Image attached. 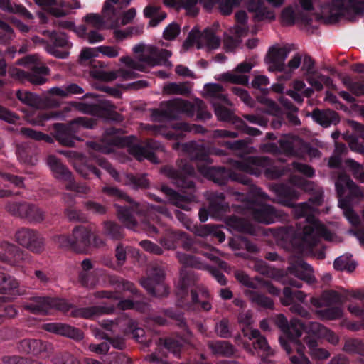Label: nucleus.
I'll return each mask as SVG.
<instances>
[{
	"label": "nucleus",
	"mask_w": 364,
	"mask_h": 364,
	"mask_svg": "<svg viewBox=\"0 0 364 364\" xmlns=\"http://www.w3.org/2000/svg\"><path fill=\"white\" fill-rule=\"evenodd\" d=\"M220 42V38L216 35V29L207 28L200 31L198 28H194L189 32L183 47L188 50L196 45L198 49L205 46L208 50H212L218 48Z\"/></svg>",
	"instance_id": "nucleus-6"
},
{
	"label": "nucleus",
	"mask_w": 364,
	"mask_h": 364,
	"mask_svg": "<svg viewBox=\"0 0 364 364\" xmlns=\"http://www.w3.org/2000/svg\"><path fill=\"white\" fill-rule=\"evenodd\" d=\"M289 50L285 48L273 46L269 48L266 60L269 65L270 71H283L285 69L284 60Z\"/></svg>",
	"instance_id": "nucleus-16"
},
{
	"label": "nucleus",
	"mask_w": 364,
	"mask_h": 364,
	"mask_svg": "<svg viewBox=\"0 0 364 364\" xmlns=\"http://www.w3.org/2000/svg\"><path fill=\"white\" fill-rule=\"evenodd\" d=\"M126 333L132 334L136 341L139 343H146V345H149V342H146L142 339L145 333L144 330L139 327L138 323L136 321L133 319L128 320Z\"/></svg>",
	"instance_id": "nucleus-51"
},
{
	"label": "nucleus",
	"mask_w": 364,
	"mask_h": 364,
	"mask_svg": "<svg viewBox=\"0 0 364 364\" xmlns=\"http://www.w3.org/2000/svg\"><path fill=\"white\" fill-rule=\"evenodd\" d=\"M50 297H32L23 306V309L33 314H46L50 311Z\"/></svg>",
	"instance_id": "nucleus-28"
},
{
	"label": "nucleus",
	"mask_w": 364,
	"mask_h": 364,
	"mask_svg": "<svg viewBox=\"0 0 364 364\" xmlns=\"http://www.w3.org/2000/svg\"><path fill=\"white\" fill-rule=\"evenodd\" d=\"M304 323L297 318H292L289 322V330L284 334L295 339H300L304 329Z\"/></svg>",
	"instance_id": "nucleus-58"
},
{
	"label": "nucleus",
	"mask_w": 364,
	"mask_h": 364,
	"mask_svg": "<svg viewBox=\"0 0 364 364\" xmlns=\"http://www.w3.org/2000/svg\"><path fill=\"white\" fill-rule=\"evenodd\" d=\"M254 269L259 273L269 277L282 276L280 271H276L274 269L270 268L264 261L262 260L257 261L255 263Z\"/></svg>",
	"instance_id": "nucleus-62"
},
{
	"label": "nucleus",
	"mask_w": 364,
	"mask_h": 364,
	"mask_svg": "<svg viewBox=\"0 0 364 364\" xmlns=\"http://www.w3.org/2000/svg\"><path fill=\"white\" fill-rule=\"evenodd\" d=\"M309 220V223L303 227L301 241L304 247L312 248L316 246L319 243L321 237L326 240H333V235L316 218H310Z\"/></svg>",
	"instance_id": "nucleus-8"
},
{
	"label": "nucleus",
	"mask_w": 364,
	"mask_h": 364,
	"mask_svg": "<svg viewBox=\"0 0 364 364\" xmlns=\"http://www.w3.org/2000/svg\"><path fill=\"white\" fill-rule=\"evenodd\" d=\"M312 119L323 127L336 125L340 122L339 114L330 109H314L311 113Z\"/></svg>",
	"instance_id": "nucleus-20"
},
{
	"label": "nucleus",
	"mask_w": 364,
	"mask_h": 364,
	"mask_svg": "<svg viewBox=\"0 0 364 364\" xmlns=\"http://www.w3.org/2000/svg\"><path fill=\"white\" fill-rule=\"evenodd\" d=\"M102 191L107 196L115 197L119 199H123L129 203H134L136 208H138L139 203H134L132 198L122 190L117 187L106 186L102 188Z\"/></svg>",
	"instance_id": "nucleus-57"
},
{
	"label": "nucleus",
	"mask_w": 364,
	"mask_h": 364,
	"mask_svg": "<svg viewBox=\"0 0 364 364\" xmlns=\"http://www.w3.org/2000/svg\"><path fill=\"white\" fill-rule=\"evenodd\" d=\"M1 248L9 254L7 256V262L13 266H21L26 260L25 252L21 249L18 246L10 243L6 241H4L0 245Z\"/></svg>",
	"instance_id": "nucleus-24"
},
{
	"label": "nucleus",
	"mask_w": 364,
	"mask_h": 364,
	"mask_svg": "<svg viewBox=\"0 0 364 364\" xmlns=\"http://www.w3.org/2000/svg\"><path fill=\"white\" fill-rule=\"evenodd\" d=\"M35 2L42 6L43 9H46L48 12L51 14L55 17H62L67 15V12L62 9H58L51 7L53 5H60V6H64V3L60 1L59 3L57 2V0H34Z\"/></svg>",
	"instance_id": "nucleus-42"
},
{
	"label": "nucleus",
	"mask_w": 364,
	"mask_h": 364,
	"mask_svg": "<svg viewBox=\"0 0 364 364\" xmlns=\"http://www.w3.org/2000/svg\"><path fill=\"white\" fill-rule=\"evenodd\" d=\"M92 232L89 227L78 225L72 232L73 251L79 254L87 253L91 247Z\"/></svg>",
	"instance_id": "nucleus-12"
},
{
	"label": "nucleus",
	"mask_w": 364,
	"mask_h": 364,
	"mask_svg": "<svg viewBox=\"0 0 364 364\" xmlns=\"http://www.w3.org/2000/svg\"><path fill=\"white\" fill-rule=\"evenodd\" d=\"M347 300L346 296L342 295L334 290H327L322 292L318 297H312L310 303L316 308L328 307L318 309L316 314L321 319L334 320L342 316L343 312L338 306Z\"/></svg>",
	"instance_id": "nucleus-3"
},
{
	"label": "nucleus",
	"mask_w": 364,
	"mask_h": 364,
	"mask_svg": "<svg viewBox=\"0 0 364 364\" xmlns=\"http://www.w3.org/2000/svg\"><path fill=\"white\" fill-rule=\"evenodd\" d=\"M183 150L190 156L191 159L199 161H204L208 164L212 163L209 157V153L203 144L195 141H189L182 144Z\"/></svg>",
	"instance_id": "nucleus-23"
},
{
	"label": "nucleus",
	"mask_w": 364,
	"mask_h": 364,
	"mask_svg": "<svg viewBox=\"0 0 364 364\" xmlns=\"http://www.w3.org/2000/svg\"><path fill=\"white\" fill-rule=\"evenodd\" d=\"M103 234L107 237L114 240L124 238L122 228L114 221L107 220L103 223Z\"/></svg>",
	"instance_id": "nucleus-38"
},
{
	"label": "nucleus",
	"mask_w": 364,
	"mask_h": 364,
	"mask_svg": "<svg viewBox=\"0 0 364 364\" xmlns=\"http://www.w3.org/2000/svg\"><path fill=\"white\" fill-rule=\"evenodd\" d=\"M47 163L52 171L56 175L57 178L62 180L70 178L71 172L55 156H48L47 159Z\"/></svg>",
	"instance_id": "nucleus-35"
},
{
	"label": "nucleus",
	"mask_w": 364,
	"mask_h": 364,
	"mask_svg": "<svg viewBox=\"0 0 364 364\" xmlns=\"http://www.w3.org/2000/svg\"><path fill=\"white\" fill-rule=\"evenodd\" d=\"M165 278L164 268L160 264L154 262L149 265L148 277L141 279L140 284L150 294L163 297L168 294V287L165 283Z\"/></svg>",
	"instance_id": "nucleus-5"
},
{
	"label": "nucleus",
	"mask_w": 364,
	"mask_h": 364,
	"mask_svg": "<svg viewBox=\"0 0 364 364\" xmlns=\"http://www.w3.org/2000/svg\"><path fill=\"white\" fill-rule=\"evenodd\" d=\"M28 205L27 201H9L6 203L5 210L11 216L24 220Z\"/></svg>",
	"instance_id": "nucleus-36"
},
{
	"label": "nucleus",
	"mask_w": 364,
	"mask_h": 364,
	"mask_svg": "<svg viewBox=\"0 0 364 364\" xmlns=\"http://www.w3.org/2000/svg\"><path fill=\"white\" fill-rule=\"evenodd\" d=\"M279 342L282 349L291 357H295L299 360L302 357H306L304 354L305 346L300 339L293 338L289 336H281Z\"/></svg>",
	"instance_id": "nucleus-15"
},
{
	"label": "nucleus",
	"mask_w": 364,
	"mask_h": 364,
	"mask_svg": "<svg viewBox=\"0 0 364 364\" xmlns=\"http://www.w3.org/2000/svg\"><path fill=\"white\" fill-rule=\"evenodd\" d=\"M18 287V282L16 279L4 272H0V294H23L24 291H21Z\"/></svg>",
	"instance_id": "nucleus-33"
},
{
	"label": "nucleus",
	"mask_w": 364,
	"mask_h": 364,
	"mask_svg": "<svg viewBox=\"0 0 364 364\" xmlns=\"http://www.w3.org/2000/svg\"><path fill=\"white\" fill-rule=\"evenodd\" d=\"M247 214L259 223H272L275 219H282L284 214L267 204H254L247 210Z\"/></svg>",
	"instance_id": "nucleus-11"
},
{
	"label": "nucleus",
	"mask_w": 364,
	"mask_h": 364,
	"mask_svg": "<svg viewBox=\"0 0 364 364\" xmlns=\"http://www.w3.org/2000/svg\"><path fill=\"white\" fill-rule=\"evenodd\" d=\"M191 86L190 82H170L165 85L163 87V92L166 95H179L188 96L191 93Z\"/></svg>",
	"instance_id": "nucleus-37"
},
{
	"label": "nucleus",
	"mask_w": 364,
	"mask_h": 364,
	"mask_svg": "<svg viewBox=\"0 0 364 364\" xmlns=\"http://www.w3.org/2000/svg\"><path fill=\"white\" fill-rule=\"evenodd\" d=\"M119 4V0H106L102 7V14L107 21L112 23V25L109 27V28H112L115 26L116 17L118 11L114 5Z\"/></svg>",
	"instance_id": "nucleus-39"
},
{
	"label": "nucleus",
	"mask_w": 364,
	"mask_h": 364,
	"mask_svg": "<svg viewBox=\"0 0 364 364\" xmlns=\"http://www.w3.org/2000/svg\"><path fill=\"white\" fill-rule=\"evenodd\" d=\"M289 208H293V213L296 218H305L306 224L309 223L310 218H316L313 215L314 208L307 202L299 204L294 203V206Z\"/></svg>",
	"instance_id": "nucleus-41"
},
{
	"label": "nucleus",
	"mask_w": 364,
	"mask_h": 364,
	"mask_svg": "<svg viewBox=\"0 0 364 364\" xmlns=\"http://www.w3.org/2000/svg\"><path fill=\"white\" fill-rule=\"evenodd\" d=\"M14 238L17 244L32 252L40 253L44 250L45 239L36 230L21 228L16 232Z\"/></svg>",
	"instance_id": "nucleus-10"
},
{
	"label": "nucleus",
	"mask_w": 364,
	"mask_h": 364,
	"mask_svg": "<svg viewBox=\"0 0 364 364\" xmlns=\"http://www.w3.org/2000/svg\"><path fill=\"white\" fill-rule=\"evenodd\" d=\"M126 182L127 185L132 186V187L135 189L141 188L146 189L149 187V181L146 178L145 174L136 175L134 176L133 174H127L126 175Z\"/></svg>",
	"instance_id": "nucleus-49"
},
{
	"label": "nucleus",
	"mask_w": 364,
	"mask_h": 364,
	"mask_svg": "<svg viewBox=\"0 0 364 364\" xmlns=\"http://www.w3.org/2000/svg\"><path fill=\"white\" fill-rule=\"evenodd\" d=\"M209 200V210L213 214L219 215L228 208V205L225 202V195L223 193L213 194Z\"/></svg>",
	"instance_id": "nucleus-40"
},
{
	"label": "nucleus",
	"mask_w": 364,
	"mask_h": 364,
	"mask_svg": "<svg viewBox=\"0 0 364 364\" xmlns=\"http://www.w3.org/2000/svg\"><path fill=\"white\" fill-rule=\"evenodd\" d=\"M53 132L52 133L53 137L63 146L67 147H73L75 146V139L80 140V139L74 136L70 132L63 123H55L53 124Z\"/></svg>",
	"instance_id": "nucleus-25"
},
{
	"label": "nucleus",
	"mask_w": 364,
	"mask_h": 364,
	"mask_svg": "<svg viewBox=\"0 0 364 364\" xmlns=\"http://www.w3.org/2000/svg\"><path fill=\"white\" fill-rule=\"evenodd\" d=\"M311 18L303 11L294 10L292 6L285 7L281 13V22L283 26H291L298 23H309Z\"/></svg>",
	"instance_id": "nucleus-21"
},
{
	"label": "nucleus",
	"mask_w": 364,
	"mask_h": 364,
	"mask_svg": "<svg viewBox=\"0 0 364 364\" xmlns=\"http://www.w3.org/2000/svg\"><path fill=\"white\" fill-rule=\"evenodd\" d=\"M19 133L26 139H31L36 141L43 140L49 144H52L54 141L53 137L50 136L28 127H22L20 129Z\"/></svg>",
	"instance_id": "nucleus-47"
},
{
	"label": "nucleus",
	"mask_w": 364,
	"mask_h": 364,
	"mask_svg": "<svg viewBox=\"0 0 364 364\" xmlns=\"http://www.w3.org/2000/svg\"><path fill=\"white\" fill-rule=\"evenodd\" d=\"M149 52L151 53L149 57L146 56L141 58L149 66H154L162 63H165L171 55V53L169 50L166 49L159 50L154 46L149 49Z\"/></svg>",
	"instance_id": "nucleus-31"
},
{
	"label": "nucleus",
	"mask_w": 364,
	"mask_h": 364,
	"mask_svg": "<svg viewBox=\"0 0 364 364\" xmlns=\"http://www.w3.org/2000/svg\"><path fill=\"white\" fill-rule=\"evenodd\" d=\"M117 217L127 228L132 229L138 224L131 211L127 208L119 207L117 209Z\"/></svg>",
	"instance_id": "nucleus-50"
},
{
	"label": "nucleus",
	"mask_w": 364,
	"mask_h": 364,
	"mask_svg": "<svg viewBox=\"0 0 364 364\" xmlns=\"http://www.w3.org/2000/svg\"><path fill=\"white\" fill-rule=\"evenodd\" d=\"M114 311L113 306H92L77 309L71 312L73 317L92 318L103 314H110Z\"/></svg>",
	"instance_id": "nucleus-26"
},
{
	"label": "nucleus",
	"mask_w": 364,
	"mask_h": 364,
	"mask_svg": "<svg viewBox=\"0 0 364 364\" xmlns=\"http://www.w3.org/2000/svg\"><path fill=\"white\" fill-rule=\"evenodd\" d=\"M282 151L287 156H296L300 148L301 140L296 136H284L279 141Z\"/></svg>",
	"instance_id": "nucleus-32"
},
{
	"label": "nucleus",
	"mask_w": 364,
	"mask_h": 364,
	"mask_svg": "<svg viewBox=\"0 0 364 364\" xmlns=\"http://www.w3.org/2000/svg\"><path fill=\"white\" fill-rule=\"evenodd\" d=\"M347 0H333L329 9V18L331 21H336L341 16H345L348 11Z\"/></svg>",
	"instance_id": "nucleus-43"
},
{
	"label": "nucleus",
	"mask_w": 364,
	"mask_h": 364,
	"mask_svg": "<svg viewBox=\"0 0 364 364\" xmlns=\"http://www.w3.org/2000/svg\"><path fill=\"white\" fill-rule=\"evenodd\" d=\"M50 345L40 339L25 338L19 341L18 348L20 351L34 355L42 353H47L50 349Z\"/></svg>",
	"instance_id": "nucleus-18"
},
{
	"label": "nucleus",
	"mask_w": 364,
	"mask_h": 364,
	"mask_svg": "<svg viewBox=\"0 0 364 364\" xmlns=\"http://www.w3.org/2000/svg\"><path fill=\"white\" fill-rule=\"evenodd\" d=\"M178 168L166 166L161 168V172L170 178L172 183L178 188L188 190V192L179 193L173 188L162 185L161 191L166 194L173 205L187 210L186 204L193 201L196 198L195 184L188 176L194 174V168L186 161L181 160L177 162Z\"/></svg>",
	"instance_id": "nucleus-1"
},
{
	"label": "nucleus",
	"mask_w": 364,
	"mask_h": 364,
	"mask_svg": "<svg viewBox=\"0 0 364 364\" xmlns=\"http://www.w3.org/2000/svg\"><path fill=\"white\" fill-rule=\"evenodd\" d=\"M16 95L23 104L36 109H39L41 96L28 91L22 90H18Z\"/></svg>",
	"instance_id": "nucleus-45"
},
{
	"label": "nucleus",
	"mask_w": 364,
	"mask_h": 364,
	"mask_svg": "<svg viewBox=\"0 0 364 364\" xmlns=\"http://www.w3.org/2000/svg\"><path fill=\"white\" fill-rule=\"evenodd\" d=\"M46 213L38 205L29 203L24 220L34 224H41L46 220Z\"/></svg>",
	"instance_id": "nucleus-34"
},
{
	"label": "nucleus",
	"mask_w": 364,
	"mask_h": 364,
	"mask_svg": "<svg viewBox=\"0 0 364 364\" xmlns=\"http://www.w3.org/2000/svg\"><path fill=\"white\" fill-rule=\"evenodd\" d=\"M232 166L255 176H259L264 170V176L270 180L277 179L283 175V171L273 166L272 160L267 156H249L241 161H234Z\"/></svg>",
	"instance_id": "nucleus-4"
},
{
	"label": "nucleus",
	"mask_w": 364,
	"mask_h": 364,
	"mask_svg": "<svg viewBox=\"0 0 364 364\" xmlns=\"http://www.w3.org/2000/svg\"><path fill=\"white\" fill-rule=\"evenodd\" d=\"M345 164L351 171L355 179L364 183V168L362 164L351 159H346Z\"/></svg>",
	"instance_id": "nucleus-55"
},
{
	"label": "nucleus",
	"mask_w": 364,
	"mask_h": 364,
	"mask_svg": "<svg viewBox=\"0 0 364 364\" xmlns=\"http://www.w3.org/2000/svg\"><path fill=\"white\" fill-rule=\"evenodd\" d=\"M181 114L188 117L193 116L192 103L182 99H174L162 104L158 109L152 111V117L156 120L159 117L176 119Z\"/></svg>",
	"instance_id": "nucleus-7"
},
{
	"label": "nucleus",
	"mask_w": 364,
	"mask_h": 364,
	"mask_svg": "<svg viewBox=\"0 0 364 364\" xmlns=\"http://www.w3.org/2000/svg\"><path fill=\"white\" fill-rule=\"evenodd\" d=\"M342 82L355 95H364V80L360 82H353L349 76H344L341 79Z\"/></svg>",
	"instance_id": "nucleus-54"
},
{
	"label": "nucleus",
	"mask_w": 364,
	"mask_h": 364,
	"mask_svg": "<svg viewBox=\"0 0 364 364\" xmlns=\"http://www.w3.org/2000/svg\"><path fill=\"white\" fill-rule=\"evenodd\" d=\"M205 98L208 99L213 106L223 102L228 105L232 106V103L228 100L225 93L224 87L217 83L206 84L204 87Z\"/></svg>",
	"instance_id": "nucleus-19"
},
{
	"label": "nucleus",
	"mask_w": 364,
	"mask_h": 364,
	"mask_svg": "<svg viewBox=\"0 0 364 364\" xmlns=\"http://www.w3.org/2000/svg\"><path fill=\"white\" fill-rule=\"evenodd\" d=\"M228 224L239 232H250L252 230V227L249 222L236 216L229 218Z\"/></svg>",
	"instance_id": "nucleus-53"
},
{
	"label": "nucleus",
	"mask_w": 364,
	"mask_h": 364,
	"mask_svg": "<svg viewBox=\"0 0 364 364\" xmlns=\"http://www.w3.org/2000/svg\"><path fill=\"white\" fill-rule=\"evenodd\" d=\"M78 279L82 286L90 289L94 288L98 283L96 275L90 272H80Z\"/></svg>",
	"instance_id": "nucleus-63"
},
{
	"label": "nucleus",
	"mask_w": 364,
	"mask_h": 364,
	"mask_svg": "<svg viewBox=\"0 0 364 364\" xmlns=\"http://www.w3.org/2000/svg\"><path fill=\"white\" fill-rule=\"evenodd\" d=\"M343 350L349 354L364 355V343L357 338H348L345 341Z\"/></svg>",
	"instance_id": "nucleus-48"
},
{
	"label": "nucleus",
	"mask_w": 364,
	"mask_h": 364,
	"mask_svg": "<svg viewBox=\"0 0 364 364\" xmlns=\"http://www.w3.org/2000/svg\"><path fill=\"white\" fill-rule=\"evenodd\" d=\"M84 20L85 22L96 29L103 28L105 23L109 22L106 21L102 14H89L85 16Z\"/></svg>",
	"instance_id": "nucleus-60"
},
{
	"label": "nucleus",
	"mask_w": 364,
	"mask_h": 364,
	"mask_svg": "<svg viewBox=\"0 0 364 364\" xmlns=\"http://www.w3.org/2000/svg\"><path fill=\"white\" fill-rule=\"evenodd\" d=\"M220 80L233 84L246 85L248 84V77L244 75H237L230 73H223L220 75Z\"/></svg>",
	"instance_id": "nucleus-61"
},
{
	"label": "nucleus",
	"mask_w": 364,
	"mask_h": 364,
	"mask_svg": "<svg viewBox=\"0 0 364 364\" xmlns=\"http://www.w3.org/2000/svg\"><path fill=\"white\" fill-rule=\"evenodd\" d=\"M208 346L214 355L230 358L237 352L234 346L226 341H210Z\"/></svg>",
	"instance_id": "nucleus-30"
},
{
	"label": "nucleus",
	"mask_w": 364,
	"mask_h": 364,
	"mask_svg": "<svg viewBox=\"0 0 364 364\" xmlns=\"http://www.w3.org/2000/svg\"><path fill=\"white\" fill-rule=\"evenodd\" d=\"M27 81L33 85H41L46 83L48 79L46 76L49 75V69L45 65H34L29 68Z\"/></svg>",
	"instance_id": "nucleus-29"
},
{
	"label": "nucleus",
	"mask_w": 364,
	"mask_h": 364,
	"mask_svg": "<svg viewBox=\"0 0 364 364\" xmlns=\"http://www.w3.org/2000/svg\"><path fill=\"white\" fill-rule=\"evenodd\" d=\"M309 268L310 267L307 264H306L302 259H299L287 268V272L300 278L301 279L310 282L311 277L301 272L302 269L308 270Z\"/></svg>",
	"instance_id": "nucleus-46"
},
{
	"label": "nucleus",
	"mask_w": 364,
	"mask_h": 364,
	"mask_svg": "<svg viewBox=\"0 0 364 364\" xmlns=\"http://www.w3.org/2000/svg\"><path fill=\"white\" fill-rule=\"evenodd\" d=\"M245 336H247L250 341L255 340L252 343L253 348L262 352L261 358L264 362L270 363L268 356L273 355L274 351L269 345L266 337L262 335L258 329H251L250 333H245Z\"/></svg>",
	"instance_id": "nucleus-17"
},
{
	"label": "nucleus",
	"mask_w": 364,
	"mask_h": 364,
	"mask_svg": "<svg viewBox=\"0 0 364 364\" xmlns=\"http://www.w3.org/2000/svg\"><path fill=\"white\" fill-rule=\"evenodd\" d=\"M277 198L273 201L284 206H294V200L299 198V193L293 188L285 186H276L273 187Z\"/></svg>",
	"instance_id": "nucleus-27"
},
{
	"label": "nucleus",
	"mask_w": 364,
	"mask_h": 364,
	"mask_svg": "<svg viewBox=\"0 0 364 364\" xmlns=\"http://www.w3.org/2000/svg\"><path fill=\"white\" fill-rule=\"evenodd\" d=\"M55 364H80L78 359L68 353H58L53 358Z\"/></svg>",
	"instance_id": "nucleus-64"
},
{
	"label": "nucleus",
	"mask_w": 364,
	"mask_h": 364,
	"mask_svg": "<svg viewBox=\"0 0 364 364\" xmlns=\"http://www.w3.org/2000/svg\"><path fill=\"white\" fill-rule=\"evenodd\" d=\"M199 172L206 178L213 180L220 185L225 184L231 171L224 167H208L203 165H198Z\"/></svg>",
	"instance_id": "nucleus-22"
},
{
	"label": "nucleus",
	"mask_w": 364,
	"mask_h": 364,
	"mask_svg": "<svg viewBox=\"0 0 364 364\" xmlns=\"http://www.w3.org/2000/svg\"><path fill=\"white\" fill-rule=\"evenodd\" d=\"M353 181L348 174L343 172L338 173L337 181H336V188L338 198L343 197L346 188H348Z\"/></svg>",
	"instance_id": "nucleus-56"
},
{
	"label": "nucleus",
	"mask_w": 364,
	"mask_h": 364,
	"mask_svg": "<svg viewBox=\"0 0 364 364\" xmlns=\"http://www.w3.org/2000/svg\"><path fill=\"white\" fill-rule=\"evenodd\" d=\"M247 10L254 14L255 21H273L275 19V12L273 9L268 7L263 0H247Z\"/></svg>",
	"instance_id": "nucleus-13"
},
{
	"label": "nucleus",
	"mask_w": 364,
	"mask_h": 364,
	"mask_svg": "<svg viewBox=\"0 0 364 364\" xmlns=\"http://www.w3.org/2000/svg\"><path fill=\"white\" fill-rule=\"evenodd\" d=\"M247 294L249 297L250 301L257 304L259 306L266 309H273L274 307V301L269 297L265 296L264 294H260L257 291H248Z\"/></svg>",
	"instance_id": "nucleus-44"
},
{
	"label": "nucleus",
	"mask_w": 364,
	"mask_h": 364,
	"mask_svg": "<svg viewBox=\"0 0 364 364\" xmlns=\"http://www.w3.org/2000/svg\"><path fill=\"white\" fill-rule=\"evenodd\" d=\"M43 35L48 36L56 47L65 48L69 46V43L65 33L45 31Z\"/></svg>",
	"instance_id": "nucleus-59"
},
{
	"label": "nucleus",
	"mask_w": 364,
	"mask_h": 364,
	"mask_svg": "<svg viewBox=\"0 0 364 364\" xmlns=\"http://www.w3.org/2000/svg\"><path fill=\"white\" fill-rule=\"evenodd\" d=\"M0 8L9 12L18 13L28 19L33 18L32 14L26 9L20 5L12 6L9 0H0Z\"/></svg>",
	"instance_id": "nucleus-52"
},
{
	"label": "nucleus",
	"mask_w": 364,
	"mask_h": 364,
	"mask_svg": "<svg viewBox=\"0 0 364 364\" xmlns=\"http://www.w3.org/2000/svg\"><path fill=\"white\" fill-rule=\"evenodd\" d=\"M132 137H122L119 135L103 136L100 143L90 142V147L103 154H109L113 151L114 147L128 146V152L134 156L137 160L141 161L147 159L153 163H156L155 156L150 151L145 149L139 144H131Z\"/></svg>",
	"instance_id": "nucleus-2"
},
{
	"label": "nucleus",
	"mask_w": 364,
	"mask_h": 364,
	"mask_svg": "<svg viewBox=\"0 0 364 364\" xmlns=\"http://www.w3.org/2000/svg\"><path fill=\"white\" fill-rule=\"evenodd\" d=\"M74 107L85 114L116 122H122L123 120L122 115L115 111V106L109 102H102L99 104L75 102Z\"/></svg>",
	"instance_id": "nucleus-9"
},
{
	"label": "nucleus",
	"mask_w": 364,
	"mask_h": 364,
	"mask_svg": "<svg viewBox=\"0 0 364 364\" xmlns=\"http://www.w3.org/2000/svg\"><path fill=\"white\" fill-rule=\"evenodd\" d=\"M42 328L46 331L65 336L75 341H81L84 338L82 331L65 323H46L43 325Z\"/></svg>",
	"instance_id": "nucleus-14"
}]
</instances>
